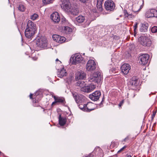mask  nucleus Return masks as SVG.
<instances>
[{
    "label": "nucleus",
    "instance_id": "33",
    "mask_svg": "<svg viewBox=\"0 0 157 157\" xmlns=\"http://www.w3.org/2000/svg\"><path fill=\"white\" fill-rule=\"evenodd\" d=\"M89 88V92H91V91L93 90L96 88L95 85H90V86H88Z\"/></svg>",
    "mask_w": 157,
    "mask_h": 157
},
{
    "label": "nucleus",
    "instance_id": "7",
    "mask_svg": "<svg viewBox=\"0 0 157 157\" xmlns=\"http://www.w3.org/2000/svg\"><path fill=\"white\" fill-rule=\"evenodd\" d=\"M145 16L147 18L153 17L157 18V11L154 9L150 10L146 13Z\"/></svg>",
    "mask_w": 157,
    "mask_h": 157
},
{
    "label": "nucleus",
    "instance_id": "29",
    "mask_svg": "<svg viewBox=\"0 0 157 157\" xmlns=\"http://www.w3.org/2000/svg\"><path fill=\"white\" fill-rule=\"evenodd\" d=\"M72 29L71 28L68 26L65 27L64 29V31L66 34L70 33L71 32Z\"/></svg>",
    "mask_w": 157,
    "mask_h": 157
},
{
    "label": "nucleus",
    "instance_id": "19",
    "mask_svg": "<svg viewBox=\"0 0 157 157\" xmlns=\"http://www.w3.org/2000/svg\"><path fill=\"white\" fill-rule=\"evenodd\" d=\"M36 31L29 30L28 29L25 30V35L26 37L28 38H31L33 37V35L35 34Z\"/></svg>",
    "mask_w": 157,
    "mask_h": 157
},
{
    "label": "nucleus",
    "instance_id": "4",
    "mask_svg": "<svg viewBox=\"0 0 157 157\" xmlns=\"http://www.w3.org/2000/svg\"><path fill=\"white\" fill-rule=\"evenodd\" d=\"M96 68V64L94 61L92 59L89 60L87 63L86 69L88 71L94 70Z\"/></svg>",
    "mask_w": 157,
    "mask_h": 157
},
{
    "label": "nucleus",
    "instance_id": "21",
    "mask_svg": "<svg viewBox=\"0 0 157 157\" xmlns=\"http://www.w3.org/2000/svg\"><path fill=\"white\" fill-rule=\"evenodd\" d=\"M59 124L61 126H64L67 121V119L65 117H62L61 115H59Z\"/></svg>",
    "mask_w": 157,
    "mask_h": 157
},
{
    "label": "nucleus",
    "instance_id": "10",
    "mask_svg": "<svg viewBox=\"0 0 157 157\" xmlns=\"http://www.w3.org/2000/svg\"><path fill=\"white\" fill-rule=\"evenodd\" d=\"M52 38L55 41L60 44L63 43L66 40L65 37L57 35H53Z\"/></svg>",
    "mask_w": 157,
    "mask_h": 157
},
{
    "label": "nucleus",
    "instance_id": "18",
    "mask_svg": "<svg viewBox=\"0 0 157 157\" xmlns=\"http://www.w3.org/2000/svg\"><path fill=\"white\" fill-rule=\"evenodd\" d=\"M86 75L83 71H80L77 72L75 78L78 79H83L86 77Z\"/></svg>",
    "mask_w": 157,
    "mask_h": 157
},
{
    "label": "nucleus",
    "instance_id": "15",
    "mask_svg": "<svg viewBox=\"0 0 157 157\" xmlns=\"http://www.w3.org/2000/svg\"><path fill=\"white\" fill-rule=\"evenodd\" d=\"M26 29L36 31V24L31 21H29L27 23V28Z\"/></svg>",
    "mask_w": 157,
    "mask_h": 157
},
{
    "label": "nucleus",
    "instance_id": "14",
    "mask_svg": "<svg viewBox=\"0 0 157 157\" xmlns=\"http://www.w3.org/2000/svg\"><path fill=\"white\" fill-rule=\"evenodd\" d=\"M98 151L100 152V154L98 155L100 156H101L102 155V154H101V152H102V149L99 147H97L95 148L94 151L92 153H90L88 155H85L83 157H94V156H95L96 155H94V153L96 151Z\"/></svg>",
    "mask_w": 157,
    "mask_h": 157
},
{
    "label": "nucleus",
    "instance_id": "49",
    "mask_svg": "<svg viewBox=\"0 0 157 157\" xmlns=\"http://www.w3.org/2000/svg\"><path fill=\"white\" fill-rule=\"evenodd\" d=\"M126 156L127 157H131L132 156L130 155H128V154L126 155Z\"/></svg>",
    "mask_w": 157,
    "mask_h": 157
},
{
    "label": "nucleus",
    "instance_id": "28",
    "mask_svg": "<svg viewBox=\"0 0 157 157\" xmlns=\"http://www.w3.org/2000/svg\"><path fill=\"white\" fill-rule=\"evenodd\" d=\"M76 85L79 86L81 88L84 86L86 85L85 82L83 81H78L76 83Z\"/></svg>",
    "mask_w": 157,
    "mask_h": 157
},
{
    "label": "nucleus",
    "instance_id": "3",
    "mask_svg": "<svg viewBox=\"0 0 157 157\" xmlns=\"http://www.w3.org/2000/svg\"><path fill=\"white\" fill-rule=\"evenodd\" d=\"M105 9L109 11H113L114 10L115 5V4L111 0H107L105 3Z\"/></svg>",
    "mask_w": 157,
    "mask_h": 157
},
{
    "label": "nucleus",
    "instance_id": "34",
    "mask_svg": "<svg viewBox=\"0 0 157 157\" xmlns=\"http://www.w3.org/2000/svg\"><path fill=\"white\" fill-rule=\"evenodd\" d=\"M102 152H101V154H102V155L101 156H100L99 155H98L100 154V152H99V151H96V152H94V155H95V156H94V157H103V153L102 150Z\"/></svg>",
    "mask_w": 157,
    "mask_h": 157
},
{
    "label": "nucleus",
    "instance_id": "41",
    "mask_svg": "<svg viewBox=\"0 0 157 157\" xmlns=\"http://www.w3.org/2000/svg\"><path fill=\"white\" fill-rule=\"evenodd\" d=\"M156 113V111H153V114H152V116H151L152 120H153L154 119V118L155 115Z\"/></svg>",
    "mask_w": 157,
    "mask_h": 157
},
{
    "label": "nucleus",
    "instance_id": "13",
    "mask_svg": "<svg viewBox=\"0 0 157 157\" xmlns=\"http://www.w3.org/2000/svg\"><path fill=\"white\" fill-rule=\"evenodd\" d=\"M83 58L81 55L79 54H76L74 56V58L73 59L72 63L76 64L80 63L82 60Z\"/></svg>",
    "mask_w": 157,
    "mask_h": 157
},
{
    "label": "nucleus",
    "instance_id": "47",
    "mask_svg": "<svg viewBox=\"0 0 157 157\" xmlns=\"http://www.w3.org/2000/svg\"><path fill=\"white\" fill-rule=\"evenodd\" d=\"M33 104L37 103L36 101L35 100H34V99H33Z\"/></svg>",
    "mask_w": 157,
    "mask_h": 157
},
{
    "label": "nucleus",
    "instance_id": "44",
    "mask_svg": "<svg viewBox=\"0 0 157 157\" xmlns=\"http://www.w3.org/2000/svg\"><path fill=\"white\" fill-rule=\"evenodd\" d=\"M128 139H129V137H128V136L124 139L123 141L125 142L126 141H127V140H128Z\"/></svg>",
    "mask_w": 157,
    "mask_h": 157
},
{
    "label": "nucleus",
    "instance_id": "45",
    "mask_svg": "<svg viewBox=\"0 0 157 157\" xmlns=\"http://www.w3.org/2000/svg\"><path fill=\"white\" fill-rule=\"evenodd\" d=\"M88 0H79V1L83 3H85Z\"/></svg>",
    "mask_w": 157,
    "mask_h": 157
},
{
    "label": "nucleus",
    "instance_id": "17",
    "mask_svg": "<svg viewBox=\"0 0 157 157\" xmlns=\"http://www.w3.org/2000/svg\"><path fill=\"white\" fill-rule=\"evenodd\" d=\"M86 111L90 112L95 109L96 105L92 102H88L86 104Z\"/></svg>",
    "mask_w": 157,
    "mask_h": 157
},
{
    "label": "nucleus",
    "instance_id": "20",
    "mask_svg": "<svg viewBox=\"0 0 157 157\" xmlns=\"http://www.w3.org/2000/svg\"><path fill=\"white\" fill-rule=\"evenodd\" d=\"M53 98L57 103L58 102L63 105H64L66 103L65 99L63 98L56 97L54 96Z\"/></svg>",
    "mask_w": 157,
    "mask_h": 157
},
{
    "label": "nucleus",
    "instance_id": "6",
    "mask_svg": "<svg viewBox=\"0 0 157 157\" xmlns=\"http://www.w3.org/2000/svg\"><path fill=\"white\" fill-rule=\"evenodd\" d=\"M138 79L136 77H132L129 82L128 84L129 86L133 89H134L138 86Z\"/></svg>",
    "mask_w": 157,
    "mask_h": 157
},
{
    "label": "nucleus",
    "instance_id": "40",
    "mask_svg": "<svg viewBox=\"0 0 157 157\" xmlns=\"http://www.w3.org/2000/svg\"><path fill=\"white\" fill-rule=\"evenodd\" d=\"M73 96L74 98V99H75V98H76L78 96V95L77 94V93L76 92H73L72 93Z\"/></svg>",
    "mask_w": 157,
    "mask_h": 157
},
{
    "label": "nucleus",
    "instance_id": "16",
    "mask_svg": "<svg viewBox=\"0 0 157 157\" xmlns=\"http://www.w3.org/2000/svg\"><path fill=\"white\" fill-rule=\"evenodd\" d=\"M63 7L67 10H70L71 8V4L69 0H61Z\"/></svg>",
    "mask_w": 157,
    "mask_h": 157
},
{
    "label": "nucleus",
    "instance_id": "48",
    "mask_svg": "<svg viewBox=\"0 0 157 157\" xmlns=\"http://www.w3.org/2000/svg\"><path fill=\"white\" fill-rule=\"evenodd\" d=\"M57 103V102H56V100H55V101L54 102H52V105H54L55 103Z\"/></svg>",
    "mask_w": 157,
    "mask_h": 157
},
{
    "label": "nucleus",
    "instance_id": "26",
    "mask_svg": "<svg viewBox=\"0 0 157 157\" xmlns=\"http://www.w3.org/2000/svg\"><path fill=\"white\" fill-rule=\"evenodd\" d=\"M83 96L82 95H78L77 97L75 99V101L77 103H80L83 100Z\"/></svg>",
    "mask_w": 157,
    "mask_h": 157
},
{
    "label": "nucleus",
    "instance_id": "39",
    "mask_svg": "<svg viewBox=\"0 0 157 157\" xmlns=\"http://www.w3.org/2000/svg\"><path fill=\"white\" fill-rule=\"evenodd\" d=\"M127 147V146H124L122 148H121L117 152V153H119L123 151Z\"/></svg>",
    "mask_w": 157,
    "mask_h": 157
},
{
    "label": "nucleus",
    "instance_id": "51",
    "mask_svg": "<svg viewBox=\"0 0 157 157\" xmlns=\"http://www.w3.org/2000/svg\"><path fill=\"white\" fill-rule=\"evenodd\" d=\"M102 7V6H100L99 8H101V9H102V7Z\"/></svg>",
    "mask_w": 157,
    "mask_h": 157
},
{
    "label": "nucleus",
    "instance_id": "32",
    "mask_svg": "<svg viewBox=\"0 0 157 157\" xmlns=\"http://www.w3.org/2000/svg\"><path fill=\"white\" fill-rule=\"evenodd\" d=\"M86 104H80L78 105L79 107L82 110H84L86 111Z\"/></svg>",
    "mask_w": 157,
    "mask_h": 157
},
{
    "label": "nucleus",
    "instance_id": "5",
    "mask_svg": "<svg viewBox=\"0 0 157 157\" xmlns=\"http://www.w3.org/2000/svg\"><path fill=\"white\" fill-rule=\"evenodd\" d=\"M149 56L148 55L142 54L140 55L139 57V63L142 65L146 64L148 60Z\"/></svg>",
    "mask_w": 157,
    "mask_h": 157
},
{
    "label": "nucleus",
    "instance_id": "46",
    "mask_svg": "<svg viewBox=\"0 0 157 157\" xmlns=\"http://www.w3.org/2000/svg\"><path fill=\"white\" fill-rule=\"evenodd\" d=\"M33 95V94H30L29 97H30V98L31 99H33V98H32Z\"/></svg>",
    "mask_w": 157,
    "mask_h": 157
},
{
    "label": "nucleus",
    "instance_id": "9",
    "mask_svg": "<svg viewBox=\"0 0 157 157\" xmlns=\"http://www.w3.org/2000/svg\"><path fill=\"white\" fill-rule=\"evenodd\" d=\"M36 45L40 48H43L47 46V40H46L42 39H38L36 40Z\"/></svg>",
    "mask_w": 157,
    "mask_h": 157
},
{
    "label": "nucleus",
    "instance_id": "23",
    "mask_svg": "<svg viewBox=\"0 0 157 157\" xmlns=\"http://www.w3.org/2000/svg\"><path fill=\"white\" fill-rule=\"evenodd\" d=\"M148 25L147 23H143L141 24L140 30L142 32H145L147 31Z\"/></svg>",
    "mask_w": 157,
    "mask_h": 157
},
{
    "label": "nucleus",
    "instance_id": "24",
    "mask_svg": "<svg viewBox=\"0 0 157 157\" xmlns=\"http://www.w3.org/2000/svg\"><path fill=\"white\" fill-rule=\"evenodd\" d=\"M124 15L125 17L129 18H132L134 17L133 15L132 14V13H130L128 12L127 10H124Z\"/></svg>",
    "mask_w": 157,
    "mask_h": 157
},
{
    "label": "nucleus",
    "instance_id": "31",
    "mask_svg": "<svg viewBox=\"0 0 157 157\" xmlns=\"http://www.w3.org/2000/svg\"><path fill=\"white\" fill-rule=\"evenodd\" d=\"M18 10L21 12L24 11L25 10V7L22 4L20 5L18 7Z\"/></svg>",
    "mask_w": 157,
    "mask_h": 157
},
{
    "label": "nucleus",
    "instance_id": "12",
    "mask_svg": "<svg viewBox=\"0 0 157 157\" xmlns=\"http://www.w3.org/2000/svg\"><path fill=\"white\" fill-rule=\"evenodd\" d=\"M51 18L55 23H58L60 21V17L57 12L52 13L51 15Z\"/></svg>",
    "mask_w": 157,
    "mask_h": 157
},
{
    "label": "nucleus",
    "instance_id": "8",
    "mask_svg": "<svg viewBox=\"0 0 157 157\" xmlns=\"http://www.w3.org/2000/svg\"><path fill=\"white\" fill-rule=\"evenodd\" d=\"M101 95V92L96 91L89 95V98L92 100L95 101L98 100Z\"/></svg>",
    "mask_w": 157,
    "mask_h": 157
},
{
    "label": "nucleus",
    "instance_id": "30",
    "mask_svg": "<svg viewBox=\"0 0 157 157\" xmlns=\"http://www.w3.org/2000/svg\"><path fill=\"white\" fill-rule=\"evenodd\" d=\"M89 88L88 87V86H84L82 87L81 88V90L82 91L84 92L89 93Z\"/></svg>",
    "mask_w": 157,
    "mask_h": 157
},
{
    "label": "nucleus",
    "instance_id": "2",
    "mask_svg": "<svg viewBox=\"0 0 157 157\" xmlns=\"http://www.w3.org/2000/svg\"><path fill=\"white\" fill-rule=\"evenodd\" d=\"M101 81V76L98 73L96 72L90 76L89 81L91 82L97 83L100 84Z\"/></svg>",
    "mask_w": 157,
    "mask_h": 157
},
{
    "label": "nucleus",
    "instance_id": "27",
    "mask_svg": "<svg viewBox=\"0 0 157 157\" xmlns=\"http://www.w3.org/2000/svg\"><path fill=\"white\" fill-rule=\"evenodd\" d=\"M77 21L79 23H82L85 20V17L82 16H79L76 18Z\"/></svg>",
    "mask_w": 157,
    "mask_h": 157
},
{
    "label": "nucleus",
    "instance_id": "35",
    "mask_svg": "<svg viewBox=\"0 0 157 157\" xmlns=\"http://www.w3.org/2000/svg\"><path fill=\"white\" fill-rule=\"evenodd\" d=\"M44 4H48L52 3L53 0H42Z\"/></svg>",
    "mask_w": 157,
    "mask_h": 157
},
{
    "label": "nucleus",
    "instance_id": "22",
    "mask_svg": "<svg viewBox=\"0 0 157 157\" xmlns=\"http://www.w3.org/2000/svg\"><path fill=\"white\" fill-rule=\"evenodd\" d=\"M67 72L64 68H63L58 72V76L59 78H62L67 75Z\"/></svg>",
    "mask_w": 157,
    "mask_h": 157
},
{
    "label": "nucleus",
    "instance_id": "50",
    "mask_svg": "<svg viewBox=\"0 0 157 157\" xmlns=\"http://www.w3.org/2000/svg\"><path fill=\"white\" fill-rule=\"evenodd\" d=\"M56 62L58 61H59V62H60V63H61V62L60 61H59L58 59H56Z\"/></svg>",
    "mask_w": 157,
    "mask_h": 157
},
{
    "label": "nucleus",
    "instance_id": "43",
    "mask_svg": "<svg viewBox=\"0 0 157 157\" xmlns=\"http://www.w3.org/2000/svg\"><path fill=\"white\" fill-rule=\"evenodd\" d=\"M124 101L123 100H122L121 101V102L120 103L119 105V106H121L124 103Z\"/></svg>",
    "mask_w": 157,
    "mask_h": 157
},
{
    "label": "nucleus",
    "instance_id": "42",
    "mask_svg": "<svg viewBox=\"0 0 157 157\" xmlns=\"http://www.w3.org/2000/svg\"><path fill=\"white\" fill-rule=\"evenodd\" d=\"M33 106L35 107H38L40 106V105H39L37 104H36V103L33 104Z\"/></svg>",
    "mask_w": 157,
    "mask_h": 157
},
{
    "label": "nucleus",
    "instance_id": "1",
    "mask_svg": "<svg viewBox=\"0 0 157 157\" xmlns=\"http://www.w3.org/2000/svg\"><path fill=\"white\" fill-rule=\"evenodd\" d=\"M140 43L144 46L150 47L151 44V40L150 38L144 36H141L138 38Z\"/></svg>",
    "mask_w": 157,
    "mask_h": 157
},
{
    "label": "nucleus",
    "instance_id": "37",
    "mask_svg": "<svg viewBox=\"0 0 157 157\" xmlns=\"http://www.w3.org/2000/svg\"><path fill=\"white\" fill-rule=\"evenodd\" d=\"M151 31L153 33H156L157 32V26H154L152 27L151 29Z\"/></svg>",
    "mask_w": 157,
    "mask_h": 157
},
{
    "label": "nucleus",
    "instance_id": "25",
    "mask_svg": "<svg viewBox=\"0 0 157 157\" xmlns=\"http://www.w3.org/2000/svg\"><path fill=\"white\" fill-rule=\"evenodd\" d=\"M71 13L74 15H77L79 12L78 9L75 7L71 8L69 10Z\"/></svg>",
    "mask_w": 157,
    "mask_h": 157
},
{
    "label": "nucleus",
    "instance_id": "36",
    "mask_svg": "<svg viewBox=\"0 0 157 157\" xmlns=\"http://www.w3.org/2000/svg\"><path fill=\"white\" fill-rule=\"evenodd\" d=\"M38 17V15L37 14L34 13L32 15L31 18L33 20H35Z\"/></svg>",
    "mask_w": 157,
    "mask_h": 157
},
{
    "label": "nucleus",
    "instance_id": "38",
    "mask_svg": "<svg viewBox=\"0 0 157 157\" xmlns=\"http://www.w3.org/2000/svg\"><path fill=\"white\" fill-rule=\"evenodd\" d=\"M138 23L137 22H136L135 23V24L134 26V35L136 34V29L137 27V25Z\"/></svg>",
    "mask_w": 157,
    "mask_h": 157
},
{
    "label": "nucleus",
    "instance_id": "11",
    "mask_svg": "<svg viewBox=\"0 0 157 157\" xmlns=\"http://www.w3.org/2000/svg\"><path fill=\"white\" fill-rule=\"evenodd\" d=\"M131 68L128 64H124L121 67L122 72L124 75H127L129 72Z\"/></svg>",
    "mask_w": 157,
    "mask_h": 157
}]
</instances>
